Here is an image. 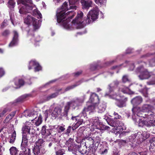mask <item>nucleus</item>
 Listing matches in <instances>:
<instances>
[{"mask_svg":"<svg viewBox=\"0 0 155 155\" xmlns=\"http://www.w3.org/2000/svg\"><path fill=\"white\" fill-rule=\"evenodd\" d=\"M77 107H78V106L74 100L67 102L66 105L64 106L68 113L70 107H72L73 109H75Z\"/></svg>","mask_w":155,"mask_h":155,"instance_id":"f3484780","label":"nucleus"},{"mask_svg":"<svg viewBox=\"0 0 155 155\" xmlns=\"http://www.w3.org/2000/svg\"><path fill=\"white\" fill-rule=\"evenodd\" d=\"M81 83V81H79L78 82H77L75 84L69 86L67 87L65 89L64 92L68 91L76 87V86L79 85Z\"/></svg>","mask_w":155,"mask_h":155,"instance_id":"72a5a7b5","label":"nucleus"},{"mask_svg":"<svg viewBox=\"0 0 155 155\" xmlns=\"http://www.w3.org/2000/svg\"><path fill=\"white\" fill-rule=\"evenodd\" d=\"M119 91H121L124 94H134V92L129 89L128 87L124 86H122L119 89Z\"/></svg>","mask_w":155,"mask_h":155,"instance_id":"393cba45","label":"nucleus"},{"mask_svg":"<svg viewBox=\"0 0 155 155\" xmlns=\"http://www.w3.org/2000/svg\"><path fill=\"white\" fill-rule=\"evenodd\" d=\"M107 152V148H105L104 150L101 151L100 153L101 154H106Z\"/></svg>","mask_w":155,"mask_h":155,"instance_id":"69168bd1","label":"nucleus"},{"mask_svg":"<svg viewBox=\"0 0 155 155\" xmlns=\"http://www.w3.org/2000/svg\"><path fill=\"white\" fill-rule=\"evenodd\" d=\"M35 146L33 148V152L35 155H40V148Z\"/></svg>","mask_w":155,"mask_h":155,"instance_id":"a19ab883","label":"nucleus"},{"mask_svg":"<svg viewBox=\"0 0 155 155\" xmlns=\"http://www.w3.org/2000/svg\"><path fill=\"white\" fill-rule=\"evenodd\" d=\"M64 150L63 149H60L56 152V155H63L64 153Z\"/></svg>","mask_w":155,"mask_h":155,"instance_id":"8fccbe9b","label":"nucleus"},{"mask_svg":"<svg viewBox=\"0 0 155 155\" xmlns=\"http://www.w3.org/2000/svg\"><path fill=\"white\" fill-rule=\"evenodd\" d=\"M14 83L16 87V88H20L21 86L24 85V81L21 79H18V78H15L14 79Z\"/></svg>","mask_w":155,"mask_h":155,"instance_id":"4be33fe9","label":"nucleus"},{"mask_svg":"<svg viewBox=\"0 0 155 155\" xmlns=\"http://www.w3.org/2000/svg\"><path fill=\"white\" fill-rule=\"evenodd\" d=\"M87 147L85 145L84 146H83L82 147H79L78 149L79 152L81 153L82 154L84 155L87 153L88 151L87 150ZM88 155H90L91 154L88 153H87Z\"/></svg>","mask_w":155,"mask_h":155,"instance_id":"473e14b6","label":"nucleus"},{"mask_svg":"<svg viewBox=\"0 0 155 155\" xmlns=\"http://www.w3.org/2000/svg\"><path fill=\"white\" fill-rule=\"evenodd\" d=\"M85 146L89 147L88 153L94 154L97 148V147L94 143V139L91 137H87L85 138Z\"/></svg>","mask_w":155,"mask_h":155,"instance_id":"0eeeda50","label":"nucleus"},{"mask_svg":"<svg viewBox=\"0 0 155 155\" xmlns=\"http://www.w3.org/2000/svg\"><path fill=\"white\" fill-rule=\"evenodd\" d=\"M73 141V139L71 138H70L69 140L66 141L65 143V145L67 146H69L71 144H73L72 142Z\"/></svg>","mask_w":155,"mask_h":155,"instance_id":"5fc2aeb1","label":"nucleus"},{"mask_svg":"<svg viewBox=\"0 0 155 155\" xmlns=\"http://www.w3.org/2000/svg\"><path fill=\"white\" fill-rule=\"evenodd\" d=\"M37 112L35 111H31L29 110H26L24 112L23 115L25 117H32L33 118H36L38 116Z\"/></svg>","mask_w":155,"mask_h":155,"instance_id":"412c9836","label":"nucleus"},{"mask_svg":"<svg viewBox=\"0 0 155 155\" xmlns=\"http://www.w3.org/2000/svg\"><path fill=\"white\" fill-rule=\"evenodd\" d=\"M132 111L134 116L136 114L138 117L144 118H146V114H144V112H143L141 109L140 110L139 108L134 107L132 109Z\"/></svg>","mask_w":155,"mask_h":155,"instance_id":"ddd939ff","label":"nucleus"},{"mask_svg":"<svg viewBox=\"0 0 155 155\" xmlns=\"http://www.w3.org/2000/svg\"><path fill=\"white\" fill-rule=\"evenodd\" d=\"M14 36L12 40L9 43V47H12L17 45L18 42V33L16 31H13Z\"/></svg>","mask_w":155,"mask_h":155,"instance_id":"2eb2a0df","label":"nucleus"},{"mask_svg":"<svg viewBox=\"0 0 155 155\" xmlns=\"http://www.w3.org/2000/svg\"><path fill=\"white\" fill-rule=\"evenodd\" d=\"M7 21L4 20V21L1 25V27L2 28H4L7 25Z\"/></svg>","mask_w":155,"mask_h":155,"instance_id":"e2e57ef3","label":"nucleus"},{"mask_svg":"<svg viewBox=\"0 0 155 155\" xmlns=\"http://www.w3.org/2000/svg\"><path fill=\"white\" fill-rule=\"evenodd\" d=\"M68 150L69 151L72 152V153L76 154L78 148L77 146L73 144H71L69 146H68Z\"/></svg>","mask_w":155,"mask_h":155,"instance_id":"bb28decb","label":"nucleus"},{"mask_svg":"<svg viewBox=\"0 0 155 155\" xmlns=\"http://www.w3.org/2000/svg\"><path fill=\"white\" fill-rule=\"evenodd\" d=\"M149 64L150 66L153 67L155 66V58H153L149 61Z\"/></svg>","mask_w":155,"mask_h":155,"instance_id":"3c124183","label":"nucleus"},{"mask_svg":"<svg viewBox=\"0 0 155 155\" xmlns=\"http://www.w3.org/2000/svg\"><path fill=\"white\" fill-rule=\"evenodd\" d=\"M30 128L28 127L27 126H24L22 128V138L25 137V138H28L29 137V136L30 135L31 137L34 136V134L33 132L31 133L30 132Z\"/></svg>","mask_w":155,"mask_h":155,"instance_id":"f8f14e48","label":"nucleus"},{"mask_svg":"<svg viewBox=\"0 0 155 155\" xmlns=\"http://www.w3.org/2000/svg\"><path fill=\"white\" fill-rule=\"evenodd\" d=\"M22 138V141L21 146V148L22 151L20 152L19 155H30L31 150L30 148H28V138H25V137Z\"/></svg>","mask_w":155,"mask_h":155,"instance_id":"1a4fd4ad","label":"nucleus"},{"mask_svg":"<svg viewBox=\"0 0 155 155\" xmlns=\"http://www.w3.org/2000/svg\"><path fill=\"white\" fill-rule=\"evenodd\" d=\"M119 82L117 80L114 81L112 83L108 85L107 89L109 93L114 92L115 89L118 86Z\"/></svg>","mask_w":155,"mask_h":155,"instance_id":"dca6fc26","label":"nucleus"},{"mask_svg":"<svg viewBox=\"0 0 155 155\" xmlns=\"http://www.w3.org/2000/svg\"><path fill=\"white\" fill-rule=\"evenodd\" d=\"M97 108L99 110V112L102 113L105 110L106 106L105 104L101 103L99 104Z\"/></svg>","mask_w":155,"mask_h":155,"instance_id":"e433bc0d","label":"nucleus"},{"mask_svg":"<svg viewBox=\"0 0 155 155\" xmlns=\"http://www.w3.org/2000/svg\"><path fill=\"white\" fill-rule=\"evenodd\" d=\"M153 107L149 104H144L142 107L141 110L144 112H148L150 110H153Z\"/></svg>","mask_w":155,"mask_h":155,"instance_id":"a878e982","label":"nucleus"},{"mask_svg":"<svg viewBox=\"0 0 155 155\" xmlns=\"http://www.w3.org/2000/svg\"><path fill=\"white\" fill-rule=\"evenodd\" d=\"M78 0H68L69 3V8L70 9H76L77 7L75 5V4L77 2ZM57 1L58 3L61 2V0H53L54 2Z\"/></svg>","mask_w":155,"mask_h":155,"instance_id":"5701e85b","label":"nucleus"},{"mask_svg":"<svg viewBox=\"0 0 155 155\" xmlns=\"http://www.w3.org/2000/svg\"><path fill=\"white\" fill-rule=\"evenodd\" d=\"M123 82L125 83L127 82H130V79L129 78L128 75H124L123 76L122 78Z\"/></svg>","mask_w":155,"mask_h":155,"instance_id":"a18cd8bd","label":"nucleus"},{"mask_svg":"<svg viewBox=\"0 0 155 155\" xmlns=\"http://www.w3.org/2000/svg\"><path fill=\"white\" fill-rule=\"evenodd\" d=\"M45 142L42 139H39L36 141L35 142L36 146L38 147H40V148H41L45 146Z\"/></svg>","mask_w":155,"mask_h":155,"instance_id":"c85d7f7f","label":"nucleus"},{"mask_svg":"<svg viewBox=\"0 0 155 155\" xmlns=\"http://www.w3.org/2000/svg\"><path fill=\"white\" fill-rule=\"evenodd\" d=\"M33 14L34 15H37L38 18H41L42 15L40 12L37 9H35L33 11Z\"/></svg>","mask_w":155,"mask_h":155,"instance_id":"ea45409f","label":"nucleus"},{"mask_svg":"<svg viewBox=\"0 0 155 155\" xmlns=\"http://www.w3.org/2000/svg\"><path fill=\"white\" fill-rule=\"evenodd\" d=\"M81 3L83 8L88 9L91 6L92 1L91 0H81Z\"/></svg>","mask_w":155,"mask_h":155,"instance_id":"aec40b11","label":"nucleus"},{"mask_svg":"<svg viewBox=\"0 0 155 155\" xmlns=\"http://www.w3.org/2000/svg\"><path fill=\"white\" fill-rule=\"evenodd\" d=\"M51 115L54 119H57L60 120H68V112L64 107L63 112L61 108L58 107H55L51 113Z\"/></svg>","mask_w":155,"mask_h":155,"instance_id":"7ed1b4c3","label":"nucleus"},{"mask_svg":"<svg viewBox=\"0 0 155 155\" xmlns=\"http://www.w3.org/2000/svg\"><path fill=\"white\" fill-rule=\"evenodd\" d=\"M83 16V12L81 11H79L75 18L73 20L72 22L74 24H81L82 25H86L87 24L84 22V20L86 19V18H85L84 21H82V18Z\"/></svg>","mask_w":155,"mask_h":155,"instance_id":"9b49d317","label":"nucleus"},{"mask_svg":"<svg viewBox=\"0 0 155 155\" xmlns=\"http://www.w3.org/2000/svg\"><path fill=\"white\" fill-rule=\"evenodd\" d=\"M15 3L14 0H9L8 2V5L10 8H13L14 7Z\"/></svg>","mask_w":155,"mask_h":155,"instance_id":"49530a36","label":"nucleus"},{"mask_svg":"<svg viewBox=\"0 0 155 155\" xmlns=\"http://www.w3.org/2000/svg\"><path fill=\"white\" fill-rule=\"evenodd\" d=\"M25 125L27 126L29 128H30V129H31V127L34 126L32 123L30 122H27Z\"/></svg>","mask_w":155,"mask_h":155,"instance_id":"0e129e2a","label":"nucleus"},{"mask_svg":"<svg viewBox=\"0 0 155 155\" xmlns=\"http://www.w3.org/2000/svg\"><path fill=\"white\" fill-rule=\"evenodd\" d=\"M18 4L21 3L22 5L19 10L21 14L30 12L34 8H35L31 0H18Z\"/></svg>","mask_w":155,"mask_h":155,"instance_id":"20e7f679","label":"nucleus"},{"mask_svg":"<svg viewBox=\"0 0 155 155\" xmlns=\"http://www.w3.org/2000/svg\"><path fill=\"white\" fill-rule=\"evenodd\" d=\"M10 153L11 155H17L18 150L15 147H11L10 150Z\"/></svg>","mask_w":155,"mask_h":155,"instance_id":"c9c22d12","label":"nucleus"},{"mask_svg":"<svg viewBox=\"0 0 155 155\" xmlns=\"http://www.w3.org/2000/svg\"><path fill=\"white\" fill-rule=\"evenodd\" d=\"M52 130L51 129H46L45 126L42 127L41 130V134L43 135L42 137L46 139L47 141L49 140V139L51 138L49 137L51 134L52 132Z\"/></svg>","mask_w":155,"mask_h":155,"instance_id":"9d476101","label":"nucleus"},{"mask_svg":"<svg viewBox=\"0 0 155 155\" xmlns=\"http://www.w3.org/2000/svg\"><path fill=\"white\" fill-rule=\"evenodd\" d=\"M58 129H59V132H63L65 130V128L62 126H59Z\"/></svg>","mask_w":155,"mask_h":155,"instance_id":"338daca9","label":"nucleus"},{"mask_svg":"<svg viewBox=\"0 0 155 155\" xmlns=\"http://www.w3.org/2000/svg\"><path fill=\"white\" fill-rule=\"evenodd\" d=\"M82 71H78L77 72L74 73L73 74L74 75V76L75 77H78L79 76L80 74H81Z\"/></svg>","mask_w":155,"mask_h":155,"instance_id":"774afa93","label":"nucleus"},{"mask_svg":"<svg viewBox=\"0 0 155 155\" xmlns=\"http://www.w3.org/2000/svg\"><path fill=\"white\" fill-rule=\"evenodd\" d=\"M95 108V107L94 105L89 106L86 108L87 110V111H91V112H94Z\"/></svg>","mask_w":155,"mask_h":155,"instance_id":"37998d69","label":"nucleus"},{"mask_svg":"<svg viewBox=\"0 0 155 155\" xmlns=\"http://www.w3.org/2000/svg\"><path fill=\"white\" fill-rule=\"evenodd\" d=\"M142 64V65L138 67L136 69V72L137 73H140V74L138 77L140 80L148 79L150 77H152L153 79L150 81L148 82V84L153 85L155 84V74L152 72H149L147 69L144 68L143 65H146V62L139 61L137 62L136 64Z\"/></svg>","mask_w":155,"mask_h":155,"instance_id":"f257e3e1","label":"nucleus"},{"mask_svg":"<svg viewBox=\"0 0 155 155\" xmlns=\"http://www.w3.org/2000/svg\"><path fill=\"white\" fill-rule=\"evenodd\" d=\"M155 109L153 108V110H150L148 111L147 114H146V118L150 119L153 118L154 116H155Z\"/></svg>","mask_w":155,"mask_h":155,"instance_id":"2f4dec72","label":"nucleus"},{"mask_svg":"<svg viewBox=\"0 0 155 155\" xmlns=\"http://www.w3.org/2000/svg\"><path fill=\"white\" fill-rule=\"evenodd\" d=\"M85 98V95H84L82 97L77 98L74 100L77 103L78 106H81L84 102V100Z\"/></svg>","mask_w":155,"mask_h":155,"instance_id":"7c9ffc66","label":"nucleus"},{"mask_svg":"<svg viewBox=\"0 0 155 155\" xmlns=\"http://www.w3.org/2000/svg\"><path fill=\"white\" fill-rule=\"evenodd\" d=\"M143 101L142 97L140 96H137L133 98L131 101V103L134 106H137L141 103Z\"/></svg>","mask_w":155,"mask_h":155,"instance_id":"6ab92c4d","label":"nucleus"},{"mask_svg":"<svg viewBox=\"0 0 155 155\" xmlns=\"http://www.w3.org/2000/svg\"><path fill=\"white\" fill-rule=\"evenodd\" d=\"M83 122V120L82 119H79L76 124L79 127Z\"/></svg>","mask_w":155,"mask_h":155,"instance_id":"6e6d98bb","label":"nucleus"},{"mask_svg":"<svg viewBox=\"0 0 155 155\" xmlns=\"http://www.w3.org/2000/svg\"><path fill=\"white\" fill-rule=\"evenodd\" d=\"M136 124H137L139 127H142L144 125H145V120L139 119L138 122H137Z\"/></svg>","mask_w":155,"mask_h":155,"instance_id":"79ce46f5","label":"nucleus"},{"mask_svg":"<svg viewBox=\"0 0 155 155\" xmlns=\"http://www.w3.org/2000/svg\"><path fill=\"white\" fill-rule=\"evenodd\" d=\"M87 111H88L87 110L86 108L85 107L83 109V110L81 112V117H85L87 115L86 113V112Z\"/></svg>","mask_w":155,"mask_h":155,"instance_id":"864d4df0","label":"nucleus"},{"mask_svg":"<svg viewBox=\"0 0 155 155\" xmlns=\"http://www.w3.org/2000/svg\"><path fill=\"white\" fill-rule=\"evenodd\" d=\"M114 118L116 119H119L121 118V117L118 114L115 112H114Z\"/></svg>","mask_w":155,"mask_h":155,"instance_id":"4d7b16f0","label":"nucleus"},{"mask_svg":"<svg viewBox=\"0 0 155 155\" xmlns=\"http://www.w3.org/2000/svg\"><path fill=\"white\" fill-rule=\"evenodd\" d=\"M58 92H56L48 96L46 98V100L47 101L51 99L56 97L58 95Z\"/></svg>","mask_w":155,"mask_h":155,"instance_id":"4c0bfd02","label":"nucleus"},{"mask_svg":"<svg viewBox=\"0 0 155 155\" xmlns=\"http://www.w3.org/2000/svg\"><path fill=\"white\" fill-rule=\"evenodd\" d=\"M11 110V109L10 108H5L2 112L1 113H2L3 115H4V114L7 112L8 111H10Z\"/></svg>","mask_w":155,"mask_h":155,"instance_id":"052dcab7","label":"nucleus"},{"mask_svg":"<svg viewBox=\"0 0 155 155\" xmlns=\"http://www.w3.org/2000/svg\"><path fill=\"white\" fill-rule=\"evenodd\" d=\"M145 125L147 127L155 126V120H145Z\"/></svg>","mask_w":155,"mask_h":155,"instance_id":"f704fd0d","label":"nucleus"},{"mask_svg":"<svg viewBox=\"0 0 155 155\" xmlns=\"http://www.w3.org/2000/svg\"><path fill=\"white\" fill-rule=\"evenodd\" d=\"M24 22L27 25L30 24L31 22H32L34 30H35L40 27L41 21L35 19L31 15H28L25 18Z\"/></svg>","mask_w":155,"mask_h":155,"instance_id":"6e6552de","label":"nucleus"},{"mask_svg":"<svg viewBox=\"0 0 155 155\" xmlns=\"http://www.w3.org/2000/svg\"><path fill=\"white\" fill-rule=\"evenodd\" d=\"M31 95L30 94H25L18 98L15 101V103H17L22 102L26 98L30 96Z\"/></svg>","mask_w":155,"mask_h":155,"instance_id":"cd10ccee","label":"nucleus"},{"mask_svg":"<svg viewBox=\"0 0 155 155\" xmlns=\"http://www.w3.org/2000/svg\"><path fill=\"white\" fill-rule=\"evenodd\" d=\"M61 9V11H59L58 10L57 11L56 15L57 21L58 23H63L64 28L66 29H69L70 26L67 22V21L65 20V18L66 15H68L72 12L69 11L65 14V12L69 9L68 7L67 3L66 2L64 3Z\"/></svg>","mask_w":155,"mask_h":155,"instance_id":"f03ea898","label":"nucleus"},{"mask_svg":"<svg viewBox=\"0 0 155 155\" xmlns=\"http://www.w3.org/2000/svg\"><path fill=\"white\" fill-rule=\"evenodd\" d=\"M71 126H69L66 130L65 134H69L71 132Z\"/></svg>","mask_w":155,"mask_h":155,"instance_id":"680f3d73","label":"nucleus"},{"mask_svg":"<svg viewBox=\"0 0 155 155\" xmlns=\"http://www.w3.org/2000/svg\"><path fill=\"white\" fill-rule=\"evenodd\" d=\"M10 34V31L8 30H5L2 32V35L4 37H8Z\"/></svg>","mask_w":155,"mask_h":155,"instance_id":"c03bdc74","label":"nucleus"},{"mask_svg":"<svg viewBox=\"0 0 155 155\" xmlns=\"http://www.w3.org/2000/svg\"><path fill=\"white\" fill-rule=\"evenodd\" d=\"M95 2L98 4L101 5L105 3L106 1L105 0H94Z\"/></svg>","mask_w":155,"mask_h":155,"instance_id":"603ef678","label":"nucleus"},{"mask_svg":"<svg viewBox=\"0 0 155 155\" xmlns=\"http://www.w3.org/2000/svg\"><path fill=\"white\" fill-rule=\"evenodd\" d=\"M36 116V118H33V120H31V121L34 124V125H35L36 126H38L40 125L42 122V118L41 116L39 114L38 119L37 118Z\"/></svg>","mask_w":155,"mask_h":155,"instance_id":"b1692460","label":"nucleus"},{"mask_svg":"<svg viewBox=\"0 0 155 155\" xmlns=\"http://www.w3.org/2000/svg\"><path fill=\"white\" fill-rule=\"evenodd\" d=\"M90 99L92 102H94L95 100H99L98 96L95 93L91 94L90 97Z\"/></svg>","mask_w":155,"mask_h":155,"instance_id":"58836bf2","label":"nucleus"},{"mask_svg":"<svg viewBox=\"0 0 155 155\" xmlns=\"http://www.w3.org/2000/svg\"><path fill=\"white\" fill-rule=\"evenodd\" d=\"M15 114V111H13L8 115L4 120V123H7L9 122L10 120L13 118Z\"/></svg>","mask_w":155,"mask_h":155,"instance_id":"c756f323","label":"nucleus"},{"mask_svg":"<svg viewBox=\"0 0 155 155\" xmlns=\"http://www.w3.org/2000/svg\"><path fill=\"white\" fill-rule=\"evenodd\" d=\"M112 98L116 100L115 104L119 107L122 108L126 106L125 102L127 101V98H125L124 100H117L116 98V97H113Z\"/></svg>","mask_w":155,"mask_h":155,"instance_id":"a211bd4d","label":"nucleus"},{"mask_svg":"<svg viewBox=\"0 0 155 155\" xmlns=\"http://www.w3.org/2000/svg\"><path fill=\"white\" fill-rule=\"evenodd\" d=\"M35 67V71H38L41 69V67L39 64L35 60H32L31 61L29 64L28 67L29 70L32 69V67Z\"/></svg>","mask_w":155,"mask_h":155,"instance_id":"4468645a","label":"nucleus"},{"mask_svg":"<svg viewBox=\"0 0 155 155\" xmlns=\"http://www.w3.org/2000/svg\"><path fill=\"white\" fill-rule=\"evenodd\" d=\"M5 72L3 69L0 68V78L2 77L5 74Z\"/></svg>","mask_w":155,"mask_h":155,"instance_id":"13d9d810","label":"nucleus"},{"mask_svg":"<svg viewBox=\"0 0 155 155\" xmlns=\"http://www.w3.org/2000/svg\"><path fill=\"white\" fill-rule=\"evenodd\" d=\"M99 11L97 8H94L89 11L87 15L86 19L84 22L88 24L96 20L98 18Z\"/></svg>","mask_w":155,"mask_h":155,"instance_id":"423d86ee","label":"nucleus"},{"mask_svg":"<svg viewBox=\"0 0 155 155\" xmlns=\"http://www.w3.org/2000/svg\"><path fill=\"white\" fill-rule=\"evenodd\" d=\"M51 112V110L50 109L47 110L45 111L44 114L46 118H47L48 115H50Z\"/></svg>","mask_w":155,"mask_h":155,"instance_id":"09e8293b","label":"nucleus"},{"mask_svg":"<svg viewBox=\"0 0 155 155\" xmlns=\"http://www.w3.org/2000/svg\"><path fill=\"white\" fill-rule=\"evenodd\" d=\"M97 68V65L95 64H91V69L92 71H94L96 70Z\"/></svg>","mask_w":155,"mask_h":155,"instance_id":"bf43d9fd","label":"nucleus"},{"mask_svg":"<svg viewBox=\"0 0 155 155\" xmlns=\"http://www.w3.org/2000/svg\"><path fill=\"white\" fill-rule=\"evenodd\" d=\"M142 136L141 134H139L138 133L137 134H132L129 136L128 138L126 140H121V142L127 143L128 146H130L131 148H134L136 147V144L135 142L137 140L140 139L142 138Z\"/></svg>","mask_w":155,"mask_h":155,"instance_id":"39448f33","label":"nucleus"},{"mask_svg":"<svg viewBox=\"0 0 155 155\" xmlns=\"http://www.w3.org/2000/svg\"><path fill=\"white\" fill-rule=\"evenodd\" d=\"M149 150L153 153L155 152V145L154 143H151L150 147Z\"/></svg>","mask_w":155,"mask_h":155,"instance_id":"de8ad7c7","label":"nucleus"}]
</instances>
